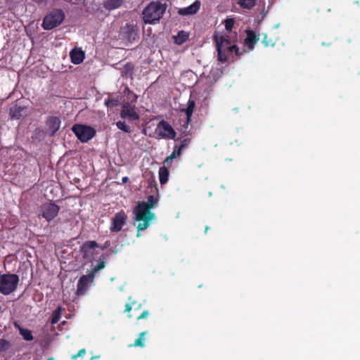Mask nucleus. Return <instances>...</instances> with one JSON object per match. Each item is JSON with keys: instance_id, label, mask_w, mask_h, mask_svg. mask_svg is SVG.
Masks as SVG:
<instances>
[{"instance_id": "nucleus-24", "label": "nucleus", "mask_w": 360, "mask_h": 360, "mask_svg": "<svg viewBox=\"0 0 360 360\" xmlns=\"http://www.w3.org/2000/svg\"><path fill=\"white\" fill-rule=\"evenodd\" d=\"M169 177V171L167 168L164 166L159 169V180L160 184H165L167 182Z\"/></svg>"}, {"instance_id": "nucleus-11", "label": "nucleus", "mask_w": 360, "mask_h": 360, "mask_svg": "<svg viewBox=\"0 0 360 360\" xmlns=\"http://www.w3.org/2000/svg\"><path fill=\"white\" fill-rule=\"evenodd\" d=\"M94 280V276L91 275L89 273L87 275L82 276L77 282V295H84L88 289L89 284L92 283Z\"/></svg>"}, {"instance_id": "nucleus-46", "label": "nucleus", "mask_w": 360, "mask_h": 360, "mask_svg": "<svg viewBox=\"0 0 360 360\" xmlns=\"http://www.w3.org/2000/svg\"><path fill=\"white\" fill-rule=\"evenodd\" d=\"M207 231H209V227L205 226V233H206L207 232Z\"/></svg>"}, {"instance_id": "nucleus-6", "label": "nucleus", "mask_w": 360, "mask_h": 360, "mask_svg": "<svg viewBox=\"0 0 360 360\" xmlns=\"http://www.w3.org/2000/svg\"><path fill=\"white\" fill-rule=\"evenodd\" d=\"M136 96L134 102L124 101L120 111V117L122 119H127L129 121H136L140 119L139 113L136 112L135 105Z\"/></svg>"}, {"instance_id": "nucleus-4", "label": "nucleus", "mask_w": 360, "mask_h": 360, "mask_svg": "<svg viewBox=\"0 0 360 360\" xmlns=\"http://www.w3.org/2000/svg\"><path fill=\"white\" fill-rule=\"evenodd\" d=\"M65 17V13L62 9H53L45 15L41 26L45 30H51L60 25L64 20Z\"/></svg>"}, {"instance_id": "nucleus-17", "label": "nucleus", "mask_w": 360, "mask_h": 360, "mask_svg": "<svg viewBox=\"0 0 360 360\" xmlns=\"http://www.w3.org/2000/svg\"><path fill=\"white\" fill-rule=\"evenodd\" d=\"M108 254H103L101 256V259H102L98 261L97 264L94 266V268L89 272L91 275L94 276V278H95V275L97 272H98L99 271H101V269L105 268V259H106L108 258Z\"/></svg>"}, {"instance_id": "nucleus-28", "label": "nucleus", "mask_w": 360, "mask_h": 360, "mask_svg": "<svg viewBox=\"0 0 360 360\" xmlns=\"http://www.w3.org/2000/svg\"><path fill=\"white\" fill-rule=\"evenodd\" d=\"M256 0H238V4L243 8L245 9H251L255 5Z\"/></svg>"}, {"instance_id": "nucleus-37", "label": "nucleus", "mask_w": 360, "mask_h": 360, "mask_svg": "<svg viewBox=\"0 0 360 360\" xmlns=\"http://www.w3.org/2000/svg\"><path fill=\"white\" fill-rule=\"evenodd\" d=\"M10 343L5 339H0V351L4 352L8 349Z\"/></svg>"}, {"instance_id": "nucleus-20", "label": "nucleus", "mask_w": 360, "mask_h": 360, "mask_svg": "<svg viewBox=\"0 0 360 360\" xmlns=\"http://www.w3.org/2000/svg\"><path fill=\"white\" fill-rule=\"evenodd\" d=\"M148 332L147 331H143V332H141L139 333L138 338L135 340L134 341V344H131V345H129V347H144L146 344H145V341H146V338H145V335Z\"/></svg>"}, {"instance_id": "nucleus-44", "label": "nucleus", "mask_w": 360, "mask_h": 360, "mask_svg": "<svg viewBox=\"0 0 360 360\" xmlns=\"http://www.w3.org/2000/svg\"><path fill=\"white\" fill-rule=\"evenodd\" d=\"M34 2L40 4L42 3L44 0H33Z\"/></svg>"}, {"instance_id": "nucleus-29", "label": "nucleus", "mask_w": 360, "mask_h": 360, "mask_svg": "<svg viewBox=\"0 0 360 360\" xmlns=\"http://www.w3.org/2000/svg\"><path fill=\"white\" fill-rule=\"evenodd\" d=\"M61 310H62L61 307H58L52 313L51 320V323L52 324H56L59 321V320L61 317Z\"/></svg>"}, {"instance_id": "nucleus-33", "label": "nucleus", "mask_w": 360, "mask_h": 360, "mask_svg": "<svg viewBox=\"0 0 360 360\" xmlns=\"http://www.w3.org/2000/svg\"><path fill=\"white\" fill-rule=\"evenodd\" d=\"M262 44L266 47L274 46L275 45V41L272 38L269 37L266 34H264L262 39Z\"/></svg>"}, {"instance_id": "nucleus-21", "label": "nucleus", "mask_w": 360, "mask_h": 360, "mask_svg": "<svg viewBox=\"0 0 360 360\" xmlns=\"http://www.w3.org/2000/svg\"><path fill=\"white\" fill-rule=\"evenodd\" d=\"M122 0H106L104 2V7L108 10H113L122 6Z\"/></svg>"}, {"instance_id": "nucleus-26", "label": "nucleus", "mask_w": 360, "mask_h": 360, "mask_svg": "<svg viewBox=\"0 0 360 360\" xmlns=\"http://www.w3.org/2000/svg\"><path fill=\"white\" fill-rule=\"evenodd\" d=\"M158 202V198L154 195H151L148 197L147 201L140 202L139 203H145L146 205V207H148V209L151 210V209H153L154 207L157 205Z\"/></svg>"}, {"instance_id": "nucleus-14", "label": "nucleus", "mask_w": 360, "mask_h": 360, "mask_svg": "<svg viewBox=\"0 0 360 360\" xmlns=\"http://www.w3.org/2000/svg\"><path fill=\"white\" fill-rule=\"evenodd\" d=\"M246 34L247 37L245 39L244 43L250 51H252L255 48V45L259 40V35L256 34L252 30H247Z\"/></svg>"}, {"instance_id": "nucleus-16", "label": "nucleus", "mask_w": 360, "mask_h": 360, "mask_svg": "<svg viewBox=\"0 0 360 360\" xmlns=\"http://www.w3.org/2000/svg\"><path fill=\"white\" fill-rule=\"evenodd\" d=\"M200 6V3L196 1L188 7L180 8L178 13L181 15H193L198 11Z\"/></svg>"}, {"instance_id": "nucleus-50", "label": "nucleus", "mask_w": 360, "mask_h": 360, "mask_svg": "<svg viewBox=\"0 0 360 360\" xmlns=\"http://www.w3.org/2000/svg\"><path fill=\"white\" fill-rule=\"evenodd\" d=\"M93 359H96V357L92 356V357L91 358V360H93Z\"/></svg>"}, {"instance_id": "nucleus-25", "label": "nucleus", "mask_w": 360, "mask_h": 360, "mask_svg": "<svg viewBox=\"0 0 360 360\" xmlns=\"http://www.w3.org/2000/svg\"><path fill=\"white\" fill-rule=\"evenodd\" d=\"M134 72V65L131 63L125 64L122 69L121 73L123 77H132Z\"/></svg>"}, {"instance_id": "nucleus-38", "label": "nucleus", "mask_w": 360, "mask_h": 360, "mask_svg": "<svg viewBox=\"0 0 360 360\" xmlns=\"http://www.w3.org/2000/svg\"><path fill=\"white\" fill-rule=\"evenodd\" d=\"M246 51L245 49H243L242 50H240L239 48L236 45V48L233 49V53L238 57L240 58L244 53H245Z\"/></svg>"}, {"instance_id": "nucleus-22", "label": "nucleus", "mask_w": 360, "mask_h": 360, "mask_svg": "<svg viewBox=\"0 0 360 360\" xmlns=\"http://www.w3.org/2000/svg\"><path fill=\"white\" fill-rule=\"evenodd\" d=\"M188 39V34L184 31H179L178 34L174 37V43L181 45Z\"/></svg>"}, {"instance_id": "nucleus-47", "label": "nucleus", "mask_w": 360, "mask_h": 360, "mask_svg": "<svg viewBox=\"0 0 360 360\" xmlns=\"http://www.w3.org/2000/svg\"><path fill=\"white\" fill-rule=\"evenodd\" d=\"M322 44H323V46H326V45H330V43H329V44H326V43L323 42V43H322Z\"/></svg>"}, {"instance_id": "nucleus-10", "label": "nucleus", "mask_w": 360, "mask_h": 360, "mask_svg": "<svg viewBox=\"0 0 360 360\" xmlns=\"http://www.w3.org/2000/svg\"><path fill=\"white\" fill-rule=\"evenodd\" d=\"M157 134L162 139H174L176 132L173 127L165 120H161L157 126Z\"/></svg>"}, {"instance_id": "nucleus-8", "label": "nucleus", "mask_w": 360, "mask_h": 360, "mask_svg": "<svg viewBox=\"0 0 360 360\" xmlns=\"http://www.w3.org/2000/svg\"><path fill=\"white\" fill-rule=\"evenodd\" d=\"M41 216L48 222L55 219L60 211V207L53 202H46L41 206Z\"/></svg>"}, {"instance_id": "nucleus-32", "label": "nucleus", "mask_w": 360, "mask_h": 360, "mask_svg": "<svg viewBox=\"0 0 360 360\" xmlns=\"http://www.w3.org/2000/svg\"><path fill=\"white\" fill-rule=\"evenodd\" d=\"M116 126H117V129H119L120 130H121L124 132L129 133L131 131L130 127L126 124L124 121L117 122Z\"/></svg>"}, {"instance_id": "nucleus-15", "label": "nucleus", "mask_w": 360, "mask_h": 360, "mask_svg": "<svg viewBox=\"0 0 360 360\" xmlns=\"http://www.w3.org/2000/svg\"><path fill=\"white\" fill-rule=\"evenodd\" d=\"M71 62L75 65L82 63L84 59V52L81 49L75 48L70 53Z\"/></svg>"}, {"instance_id": "nucleus-5", "label": "nucleus", "mask_w": 360, "mask_h": 360, "mask_svg": "<svg viewBox=\"0 0 360 360\" xmlns=\"http://www.w3.org/2000/svg\"><path fill=\"white\" fill-rule=\"evenodd\" d=\"M72 131L82 143L88 142L96 135V131L94 128L83 124H74L72 127Z\"/></svg>"}, {"instance_id": "nucleus-19", "label": "nucleus", "mask_w": 360, "mask_h": 360, "mask_svg": "<svg viewBox=\"0 0 360 360\" xmlns=\"http://www.w3.org/2000/svg\"><path fill=\"white\" fill-rule=\"evenodd\" d=\"M217 58L221 63H226L228 60L229 56H231L229 53L226 52L221 45L217 46Z\"/></svg>"}, {"instance_id": "nucleus-31", "label": "nucleus", "mask_w": 360, "mask_h": 360, "mask_svg": "<svg viewBox=\"0 0 360 360\" xmlns=\"http://www.w3.org/2000/svg\"><path fill=\"white\" fill-rule=\"evenodd\" d=\"M214 41L216 42V46H217L218 45H224V46H231V41L229 39L225 38L224 37H220L219 39L217 38V37H214Z\"/></svg>"}, {"instance_id": "nucleus-2", "label": "nucleus", "mask_w": 360, "mask_h": 360, "mask_svg": "<svg viewBox=\"0 0 360 360\" xmlns=\"http://www.w3.org/2000/svg\"><path fill=\"white\" fill-rule=\"evenodd\" d=\"M134 213L135 220L139 221L137 225L138 231L146 230L150 225V221L155 219V215L151 212L145 203H138L135 207Z\"/></svg>"}, {"instance_id": "nucleus-13", "label": "nucleus", "mask_w": 360, "mask_h": 360, "mask_svg": "<svg viewBox=\"0 0 360 360\" xmlns=\"http://www.w3.org/2000/svg\"><path fill=\"white\" fill-rule=\"evenodd\" d=\"M60 119L56 116H50L46 121V124L51 136H53L60 129Z\"/></svg>"}, {"instance_id": "nucleus-7", "label": "nucleus", "mask_w": 360, "mask_h": 360, "mask_svg": "<svg viewBox=\"0 0 360 360\" xmlns=\"http://www.w3.org/2000/svg\"><path fill=\"white\" fill-rule=\"evenodd\" d=\"M127 215L124 210L115 213L111 219L110 231L112 233L120 232L127 224Z\"/></svg>"}, {"instance_id": "nucleus-49", "label": "nucleus", "mask_w": 360, "mask_h": 360, "mask_svg": "<svg viewBox=\"0 0 360 360\" xmlns=\"http://www.w3.org/2000/svg\"><path fill=\"white\" fill-rule=\"evenodd\" d=\"M127 316H128V317H129V318H131V317L132 316V315H131V314H128V315H127Z\"/></svg>"}, {"instance_id": "nucleus-36", "label": "nucleus", "mask_w": 360, "mask_h": 360, "mask_svg": "<svg viewBox=\"0 0 360 360\" xmlns=\"http://www.w3.org/2000/svg\"><path fill=\"white\" fill-rule=\"evenodd\" d=\"M234 20L233 18H226L225 20H224V26H225V29L230 32L231 31L233 25H234Z\"/></svg>"}, {"instance_id": "nucleus-1", "label": "nucleus", "mask_w": 360, "mask_h": 360, "mask_svg": "<svg viewBox=\"0 0 360 360\" xmlns=\"http://www.w3.org/2000/svg\"><path fill=\"white\" fill-rule=\"evenodd\" d=\"M167 6L160 1L150 2L143 11V19L145 23L155 24L162 18Z\"/></svg>"}, {"instance_id": "nucleus-35", "label": "nucleus", "mask_w": 360, "mask_h": 360, "mask_svg": "<svg viewBox=\"0 0 360 360\" xmlns=\"http://www.w3.org/2000/svg\"><path fill=\"white\" fill-rule=\"evenodd\" d=\"M176 148H174V151L172 153V154L170 155H169L166 159L164 161V165H167V166H170L173 160L176 158V156L177 155V153H176Z\"/></svg>"}, {"instance_id": "nucleus-30", "label": "nucleus", "mask_w": 360, "mask_h": 360, "mask_svg": "<svg viewBox=\"0 0 360 360\" xmlns=\"http://www.w3.org/2000/svg\"><path fill=\"white\" fill-rule=\"evenodd\" d=\"M190 141L191 139L189 138L184 139L183 140L181 141L180 145L179 146L174 147L177 150V156H180L181 155L182 150L189 144Z\"/></svg>"}, {"instance_id": "nucleus-12", "label": "nucleus", "mask_w": 360, "mask_h": 360, "mask_svg": "<svg viewBox=\"0 0 360 360\" xmlns=\"http://www.w3.org/2000/svg\"><path fill=\"white\" fill-rule=\"evenodd\" d=\"M138 34V29L133 25L127 24L123 27L122 31V35L124 39L127 40L129 42H132L136 40Z\"/></svg>"}, {"instance_id": "nucleus-39", "label": "nucleus", "mask_w": 360, "mask_h": 360, "mask_svg": "<svg viewBox=\"0 0 360 360\" xmlns=\"http://www.w3.org/2000/svg\"><path fill=\"white\" fill-rule=\"evenodd\" d=\"M86 354V349H82L77 354L72 355L71 358L72 359H76L78 357H82Z\"/></svg>"}, {"instance_id": "nucleus-9", "label": "nucleus", "mask_w": 360, "mask_h": 360, "mask_svg": "<svg viewBox=\"0 0 360 360\" xmlns=\"http://www.w3.org/2000/svg\"><path fill=\"white\" fill-rule=\"evenodd\" d=\"M98 247L99 245L94 240L84 242L80 248L83 259L86 262H92L96 254V248Z\"/></svg>"}, {"instance_id": "nucleus-45", "label": "nucleus", "mask_w": 360, "mask_h": 360, "mask_svg": "<svg viewBox=\"0 0 360 360\" xmlns=\"http://www.w3.org/2000/svg\"><path fill=\"white\" fill-rule=\"evenodd\" d=\"M128 181V177L125 176V177H123L122 178V181L124 183V182H127Z\"/></svg>"}, {"instance_id": "nucleus-18", "label": "nucleus", "mask_w": 360, "mask_h": 360, "mask_svg": "<svg viewBox=\"0 0 360 360\" xmlns=\"http://www.w3.org/2000/svg\"><path fill=\"white\" fill-rule=\"evenodd\" d=\"M25 108L15 105L10 108L9 115L11 119L18 120L22 117V112L25 110Z\"/></svg>"}, {"instance_id": "nucleus-3", "label": "nucleus", "mask_w": 360, "mask_h": 360, "mask_svg": "<svg viewBox=\"0 0 360 360\" xmlns=\"http://www.w3.org/2000/svg\"><path fill=\"white\" fill-rule=\"evenodd\" d=\"M19 283V276L15 274H0V292L8 295L14 292Z\"/></svg>"}, {"instance_id": "nucleus-48", "label": "nucleus", "mask_w": 360, "mask_h": 360, "mask_svg": "<svg viewBox=\"0 0 360 360\" xmlns=\"http://www.w3.org/2000/svg\"><path fill=\"white\" fill-rule=\"evenodd\" d=\"M47 360H54V358L53 357H50Z\"/></svg>"}, {"instance_id": "nucleus-41", "label": "nucleus", "mask_w": 360, "mask_h": 360, "mask_svg": "<svg viewBox=\"0 0 360 360\" xmlns=\"http://www.w3.org/2000/svg\"><path fill=\"white\" fill-rule=\"evenodd\" d=\"M222 46L226 52L229 53L231 55H233V49L236 48V45L226 46H224V45H222L221 47Z\"/></svg>"}, {"instance_id": "nucleus-23", "label": "nucleus", "mask_w": 360, "mask_h": 360, "mask_svg": "<svg viewBox=\"0 0 360 360\" xmlns=\"http://www.w3.org/2000/svg\"><path fill=\"white\" fill-rule=\"evenodd\" d=\"M195 106V101L193 100H189L188 102V106L185 109V113H186V124H187L191 121V116L193 115Z\"/></svg>"}, {"instance_id": "nucleus-27", "label": "nucleus", "mask_w": 360, "mask_h": 360, "mask_svg": "<svg viewBox=\"0 0 360 360\" xmlns=\"http://www.w3.org/2000/svg\"><path fill=\"white\" fill-rule=\"evenodd\" d=\"M20 334L26 341H32L34 339L32 333L30 330L19 327Z\"/></svg>"}, {"instance_id": "nucleus-34", "label": "nucleus", "mask_w": 360, "mask_h": 360, "mask_svg": "<svg viewBox=\"0 0 360 360\" xmlns=\"http://www.w3.org/2000/svg\"><path fill=\"white\" fill-rule=\"evenodd\" d=\"M104 104L107 107H117L120 104V101L117 98H108L105 100Z\"/></svg>"}, {"instance_id": "nucleus-40", "label": "nucleus", "mask_w": 360, "mask_h": 360, "mask_svg": "<svg viewBox=\"0 0 360 360\" xmlns=\"http://www.w3.org/2000/svg\"><path fill=\"white\" fill-rule=\"evenodd\" d=\"M149 315V311L148 310H143L142 313L136 316L137 320L147 319Z\"/></svg>"}, {"instance_id": "nucleus-43", "label": "nucleus", "mask_w": 360, "mask_h": 360, "mask_svg": "<svg viewBox=\"0 0 360 360\" xmlns=\"http://www.w3.org/2000/svg\"><path fill=\"white\" fill-rule=\"evenodd\" d=\"M108 242H105V243L104 244V245H103V246H99L98 248H100L101 250H104V249H105V248L108 247Z\"/></svg>"}, {"instance_id": "nucleus-42", "label": "nucleus", "mask_w": 360, "mask_h": 360, "mask_svg": "<svg viewBox=\"0 0 360 360\" xmlns=\"http://www.w3.org/2000/svg\"><path fill=\"white\" fill-rule=\"evenodd\" d=\"M135 304V302H133L132 304L131 303H127L125 304V309H124V312H128L129 313L131 311V310L132 309V305Z\"/></svg>"}]
</instances>
